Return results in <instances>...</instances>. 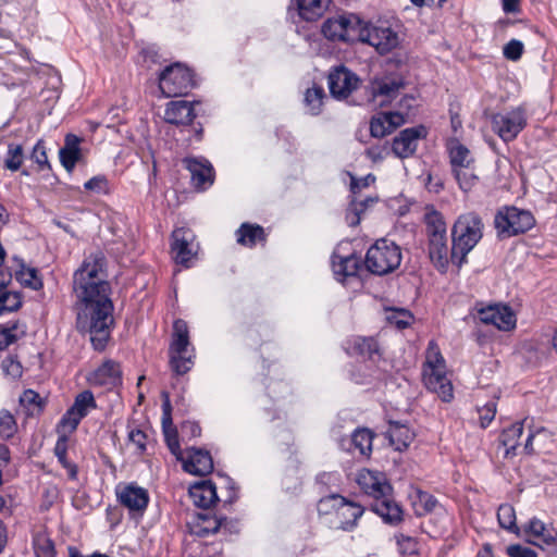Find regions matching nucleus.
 <instances>
[{"instance_id": "nucleus-1", "label": "nucleus", "mask_w": 557, "mask_h": 557, "mask_svg": "<svg viewBox=\"0 0 557 557\" xmlns=\"http://www.w3.org/2000/svg\"><path fill=\"white\" fill-rule=\"evenodd\" d=\"M101 253L88 256L74 274V292L81 305L76 327L88 333L96 350H103L114 323L113 304L109 297L110 285L102 274Z\"/></svg>"}, {"instance_id": "nucleus-2", "label": "nucleus", "mask_w": 557, "mask_h": 557, "mask_svg": "<svg viewBox=\"0 0 557 557\" xmlns=\"http://www.w3.org/2000/svg\"><path fill=\"white\" fill-rule=\"evenodd\" d=\"M357 483L364 493L375 499L372 505L374 512L389 523L401 520L403 511L399 505L391 498L392 486L383 473L362 469L358 472Z\"/></svg>"}, {"instance_id": "nucleus-3", "label": "nucleus", "mask_w": 557, "mask_h": 557, "mask_svg": "<svg viewBox=\"0 0 557 557\" xmlns=\"http://www.w3.org/2000/svg\"><path fill=\"white\" fill-rule=\"evenodd\" d=\"M422 379L425 387L435 393L443 401L449 403L453 400L454 387L447 376L446 361L435 341H430L428 344Z\"/></svg>"}, {"instance_id": "nucleus-4", "label": "nucleus", "mask_w": 557, "mask_h": 557, "mask_svg": "<svg viewBox=\"0 0 557 557\" xmlns=\"http://www.w3.org/2000/svg\"><path fill=\"white\" fill-rule=\"evenodd\" d=\"M483 227L482 219L475 212L463 213L456 220L451 231L450 260L458 267L482 238Z\"/></svg>"}, {"instance_id": "nucleus-5", "label": "nucleus", "mask_w": 557, "mask_h": 557, "mask_svg": "<svg viewBox=\"0 0 557 557\" xmlns=\"http://www.w3.org/2000/svg\"><path fill=\"white\" fill-rule=\"evenodd\" d=\"M195 349L189 342V331L184 320L173 323L172 342L170 345V363L176 374L187 373L194 366Z\"/></svg>"}, {"instance_id": "nucleus-6", "label": "nucleus", "mask_w": 557, "mask_h": 557, "mask_svg": "<svg viewBox=\"0 0 557 557\" xmlns=\"http://www.w3.org/2000/svg\"><path fill=\"white\" fill-rule=\"evenodd\" d=\"M401 262V250L388 239H377L367 251L364 264L377 275H385L396 270Z\"/></svg>"}, {"instance_id": "nucleus-7", "label": "nucleus", "mask_w": 557, "mask_h": 557, "mask_svg": "<svg viewBox=\"0 0 557 557\" xmlns=\"http://www.w3.org/2000/svg\"><path fill=\"white\" fill-rule=\"evenodd\" d=\"M358 41L372 46L380 54H386L400 45V37L387 23L372 24L362 21Z\"/></svg>"}, {"instance_id": "nucleus-8", "label": "nucleus", "mask_w": 557, "mask_h": 557, "mask_svg": "<svg viewBox=\"0 0 557 557\" xmlns=\"http://www.w3.org/2000/svg\"><path fill=\"white\" fill-rule=\"evenodd\" d=\"M535 221L528 210L516 207H505L497 211L494 224L500 235L513 236L529 231Z\"/></svg>"}, {"instance_id": "nucleus-9", "label": "nucleus", "mask_w": 557, "mask_h": 557, "mask_svg": "<svg viewBox=\"0 0 557 557\" xmlns=\"http://www.w3.org/2000/svg\"><path fill=\"white\" fill-rule=\"evenodd\" d=\"M527 125V113L522 107L492 114L491 126L504 141L513 140Z\"/></svg>"}, {"instance_id": "nucleus-10", "label": "nucleus", "mask_w": 557, "mask_h": 557, "mask_svg": "<svg viewBox=\"0 0 557 557\" xmlns=\"http://www.w3.org/2000/svg\"><path fill=\"white\" fill-rule=\"evenodd\" d=\"M191 87H194L193 75L180 63L166 66L160 74L159 88L168 98L185 95Z\"/></svg>"}, {"instance_id": "nucleus-11", "label": "nucleus", "mask_w": 557, "mask_h": 557, "mask_svg": "<svg viewBox=\"0 0 557 557\" xmlns=\"http://www.w3.org/2000/svg\"><path fill=\"white\" fill-rule=\"evenodd\" d=\"M362 21L355 14L338 15L326 20L323 35L331 40L355 41L359 39Z\"/></svg>"}, {"instance_id": "nucleus-12", "label": "nucleus", "mask_w": 557, "mask_h": 557, "mask_svg": "<svg viewBox=\"0 0 557 557\" xmlns=\"http://www.w3.org/2000/svg\"><path fill=\"white\" fill-rule=\"evenodd\" d=\"M374 182L375 176L372 174H368L367 176L359 180L355 177L351 178L350 190L352 194V199L346 213V220L350 226L358 225L360 222V214L364 212L369 206L376 201V198L370 196L363 198L360 195L363 188L369 187Z\"/></svg>"}, {"instance_id": "nucleus-13", "label": "nucleus", "mask_w": 557, "mask_h": 557, "mask_svg": "<svg viewBox=\"0 0 557 557\" xmlns=\"http://www.w3.org/2000/svg\"><path fill=\"white\" fill-rule=\"evenodd\" d=\"M97 408L94 394L86 389L75 396L73 405L63 414L60 426L64 432H73L82 419Z\"/></svg>"}, {"instance_id": "nucleus-14", "label": "nucleus", "mask_w": 557, "mask_h": 557, "mask_svg": "<svg viewBox=\"0 0 557 557\" xmlns=\"http://www.w3.org/2000/svg\"><path fill=\"white\" fill-rule=\"evenodd\" d=\"M349 243L339 244L332 255V269L336 281L345 283L355 278L361 269V259L354 253H345Z\"/></svg>"}, {"instance_id": "nucleus-15", "label": "nucleus", "mask_w": 557, "mask_h": 557, "mask_svg": "<svg viewBox=\"0 0 557 557\" xmlns=\"http://www.w3.org/2000/svg\"><path fill=\"white\" fill-rule=\"evenodd\" d=\"M404 87V79L399 74L389 73L375 76L369 85L372 101L380 106L386 104L396 98Z\"/></svg>"}, {"instance_id": "nucleus-16", "label": "nucleus", "mask_w": 557, "mask_h": 557, "mask_svg": "<svg viewBox=\"0 0 557 557\" xmlns=\"http://www.w3.org/2000/svg\"><path fill=\"white\" fill-rule=\"evenodd\" d=\"M478 318L484 324H491L500 331H511L516 327L517 318L507 305L494 304L478 310Z\"/></svg>"}, {"instance_id": "nucleus-17", "label": "nucleus", "mask_w": 557, "mask_h": 557, "mask_svg": "<svg viewBox=\"0 0 557 557\" xmlns=\"http://www.w3.org/2000/svg\"><path fill=\"white\" fill-rule=\"evenodd\" d=\"M426 135L428 131L423 125L405 128L393 139L391 150L397 158H409L417 151L419 140Z\"/></svg>"}, {"instance_id": "nucleus-18", "label": "nucleus", "mask_w": 557, "mask_h": 557, "mask_svg": "<svg viewBox=\"0 0 557 557\" xmlns=\"http://www.w3.org/2000/svg\"><path fill=\"white\" fill-rule=\"evenodd\" d=\"M115 494L120 504L131 512L143 513L149 503L148 491L136 483L119 484Z\"/></svg>"}, {"instance_id": "nucleus-19", "label": "nucleus", "mask_w": 557, "mask_h": 557, "mask_svg": "<svg viewBox=\"0 0 557 557\" xmlns=\"http://www.w3.org/2000/svg\"><path fill=\"white\" fill-rule=\"evenodd\" d=\"M172 252L175 262L189 267V261L196 255L193 233L184 227L176 228L172 234Z\"/></svg>"}, {"instance_id": "nucleus-20", "label": "nucleus", "mask_w": 557, "mask_h": 557, "mask_svg": "<svg viewBox=\"0 0 557 557\" xmlns=\"http://www.w3.org/2000/svg\"><path fill=\"white\" fill-rule=\"evenodd\" d=\"M359 78L345 67H338L329 75V87L332 96L337 99L348 97L358 86Z\"/></svg>"}, {"instance_id": "nucleus-21", "label": "nucleus", "mask_w": 557, "mask_h": 557, "mask_svg": "<svg viewBox=\"0 0 557 557\" xmlns=\"http://www.w3.org/2000/svg\"><path fill=\"white\" fill-rule=\"evenodd\" d=\"M186 169L190 173L191 183L197 189H206L213 184V168L205 159H184Z\"/></svg>"}, {"instance_id": "nucleus-22", "label": "nucleus", "mask_w": 557, "mask_h": 557, "mask_svg": "<svg viewBox=\"0 0 557 557\" xmlns=\"http://www.w3.org/2000/svg\"><path fill=\"white\" fill-rule=\"evenodd\" d=\"M524 531L528 536V541L542 548L553 545L557 535V532L553 527H547L536 518L529 522Z\"/></svg>"}, {"instance_id": "nucleus-23", "label": "nucleus", "mask_w": 557, "mask_h": 557, "mask_svg": "<svg viewBox=\"0 0 557 557\" xmlns=\"http://www.w3.org/2000/svg\"><path fill=\"white\" fill-rule=\"evenodd\" d=\"M88 381L90 384L98 386H116L121 383V369L119 363L107 360L89 375Z\"/></svg>"}, {"instance_id": "nucleus-24", "label": "nucleus", "mask_w": 557, "mask_h": 557, "mask_svg": "<svg viewBox=\"0 0 557 557\" xmlns=\"http://www.w3.org/2000/svg\"><path fill=\"white\" fill-rule=\"evenodd\" d=\"M183 469L194 475H206L212 471L213 461L208 451L193 449L183 460Z\"/></svg>"}, {"instance_id": "nucleus-25", "label": "nucleus", "mask_w": 557, "mask_h": 557, "mask_svg": "<svg viewBox=\"0 0 557 557\" xmlns=\"http://www.w3.org/2000/svg\"><path fill=\"white\" fill-rule=\"evenodd\" d=\"M195 116L191 103L185 100L169 102L164 112L165 121L175 125H187Z\"/></svg>"}, {"instance_id": "nucleus-26", "label": "nucleus", "mask_w": 557, "mask_h": 557, "mask_svg": "<svg viewBox=\"0 0 557 557\" xmlns=\"http://www.w3.org/2000/svg\"><path fill=\"white\" fill-rule=\"evenodd\" d=\"M297 9L289 10V15L294 18L297 14L300 20L312 22L322 16L327 8L329 0H296Z\"/></svg>"}, {"instance_id": "nucleus-27", "label": "nucleus", "mask_w": 557, "mask_h": 557, "mask_svg": "<svg viewBox=\"0 0 557 557\" xmlns=\"http://www.w3.org/2000/svg\"><path fill=\"white\" fill-rule=\"evenodd\" d=\"M81 138L74 134L65 136L64 146L60 149V160L67 172H72L76 163L81 160L82 152L79 148Z\"/></svg>"}, {"instance_id": "nucleus-28", "label": "nucleus", "mask_w": 557, "mask_h": 557, "mask_svg": "<svg viewBox=\"0 0 557 557\" xmlns=\"http://www.w3.org/2000/svg\"><path fill=\"white\" fill-rule=\"evenodd\" d=\"M193 503L199 508H209L218 500L215 486L210 481H203L189 488Z\"/></svg>"}, {"instance_id": "nucleus-29", "label": "nucleus", "mask_w": 557, "mask_h": 557, "mask_svg": "<svg viewBox=\"0 0 557 557\" xmlns=\"http://www.w3.org/2000/svg\"><path fill=\"white\" fill-rule=\"evenodd\" d=\"M363 509L356 503L348 502L343 497V504H339L335 515L338 527L343 530L351 529L356 521L362 516Z\"/></svg>"}, {"instance_id": "nucleus-30", "label": "nucleus", "mask_w": 557, "mask_h": 557, "mask_svg": "<svg viewBox=\"0 0 557 557\" xmlns=\"http://www.w3.org/2000/svg\"><path fill=\"white\" fill-rule=\"evenodd\" d=\"M429 256L433 264L440 270L445 271L449 262L447 236H435L429 239Z\"/></svg>"}, {"instance_id": "nucleus-31", "label": "nucleus", "mask_w": 557, "mask_h": 557, "mask_svg": "<svg viewBox=\"0 0 557 557\" xmlns=\"http://www.w3.org/2000/svg\"><path fill=\"white\" fill-rule=\"evenodd\" d=\"M188 525L191 534L206 536L215 533L221 528L222 521L209 513H198Z\"/></svg>"}, {"instance_id": "nucleus-32", "label": "nucleus", "mask_w": 557, "mask_h": 557, "mask_svg": "<svg viewBox=\"0 0 557 557\" xmlns=\"http://www.w3.org/2000/svg\"><path fill=\"white\" fill-rule=\"evenodd\" d=\"M523 421L515 422L509 428L505 429L499 437L502 446L505 448L504 456L510 457L516 455V448L519 445V440L523 433Z\"/></svg>"}, {"instance_id": "nucleus-33", "label": "nucleus", "mask_w": 557, "mask_h": 557, "mask_svg": "<svg viewBox=\"0 0 557 557\" xmlns=\"http://www.w3.org/2000/svg\"><path fill=\"white\" fill-rule=\"evenodd\" d=\"M237 243L243 246L252 247L259 242L264 240V231L259 225H252L248 223L242 224L236 232Z\"/></svg>"}, {"instance_id": "nucleus-34", "label": "nucleus", "mask_w": 557, "mask_h": 557, "mask_svg": "<svg viewBox=\"0 0 557 557\" xmlns=\"http://www.w3.org/2000/svg\"><path fill=\"white\" fill-rule=\"evenodd\" d=\"M391 444L396 450L406 449L413 441V432L406 425L393 424L388 430Z\"/></svg>"}, {"instance_id": "nucleus-35", "label": "nucleus", "mask_w": 557, "mask_h": 557, "mask_svg": "<svg viewBox=\"0 0 557 557\" xmlns=\"http://www.w3.org/2000/svg\"><path fill=\"white\" fill-rule=\"evenodd\" d=\"M449 156L453 170H456V168L471 165L473 162L469 149L457 140L450 143Z\"/></svg>"}, {"instance_id": "nucleus-36", "label": "nucleus", "mask_w": 557, "mask_h": 557, "mask_svg": "<svg viewBox=\"0 0 557 557\" xmlns=\"http://www.w3.org/2000/svg\"><path fill=\"white\" fill-rule=\"evenodd\" d=\"M373 434L368 429L356 430L351 435L350 445L359 451L361 456H369L372 450Z\"/></svg>"}, {"instance_id": "nucleus-37", "label": "nucleus", "mask_w": 557, "mask_h": 557, "mask_svg": "<svg viewBox=\"0 0 557 557\" xmlns=\"http://www.w3.org/2000/svg\"><path fill=\"white\" fill-rule=\"evenodd\" d=\"M25 334V330L17 322L0 325V349H5Z\"/></svg>"}, {"instance_id": "nucleus-38", "label": "nucleus", "mask_w": 557, "mask_h": 557, "mask_svg": "<svg viewBox=\"0 0 557 557\" xmlns=\"http://www.w3.org/2000/svg\"><path fill=\"white\" fill-rule=\"evenodd\" d=\"M325 94L322 87L313 86L311 88H308L304 99L307 111L311 115L320 114Z\"/></svg>"}, {"instance_id": "nucleus-39", "label": "nucleus", "mask_w": 557, "mask_h": 557, "mask_svg": "<svg viewBox=\"0 0 557 557\" xmlns=\"http://www.w3.org/2000/svg\"><path fill=\"white\" fill-rule=\"evenodd\" d=\"M453 172L459 184V187L466 193L471 190L478 183L479 177L476 176L472 164L456 168V170H453Z\"/></svg>"}, {"instance_id": "nucleus-40", "label": "nucleus", "mask_w": 557, "mask_h": 557, "mask_svg": "<svg viewBox=\"0 0 557 557\" xmlns=\"http://www.w3.org/2000/svg\"><path fill=\"white\" fill-rule=\"evenodd\" d=\"M425 225L429 239L435 238V236H446V223L441 213L436 211L428 212L425 214Z\"/></svg>"}, {"instance_id": "nucleus-41", "label": "nucleus", "mask_w": 557, "mask_h": 557, "mask_svg": "<svg viewBox=\"0 0 557 557\" xmlns=\"http://www.w3.org/2000/svg\"><path fill=\"white\" fill-rule=\"evenodd\" d=\"M497 520L499 525L508 530L512 533H518L519 529L516 522V511L515 508L509 504H503L498 507L497 510Z\"/></svg>"}, {"instance_id": "nucleus-42", "label": "nucleus", "mask_w": 557, "mask_h": 557, "mask_svg": "<svg viewBox=\"0 0 557 557\" xmlns=\"http://www.w3.org/2000/svg\"><path fill=\"white\" fill-rule=\"evenodd\" d=\"M386 321L401 330L409 326L413 321V315L406 309H386Z\"/></svg>"}, {"instance_id": "nucleus-43", "label": "nucleus", "mask_w": 557, "mask_h": 557, "mask_svg": "<svg viewBox=\"0 0 557 557\" xmlns=\"http://www.w3.org/2000/svg\"><path fill=\"white\" fill-rule=\"evenodd\" d=\"M23 160H24L23 147L18 144H9L8 150H7V156L4 159V166L10 171L15 172L23 164Z\"/></svg>"}, {"instance_id": "nucleus-44", "label": "nucleus", "mask_w": 557, "mask_h": 557, "mask_svg": "<svg viewBox=\"0 0 557 557\" xmlns=\"http://www.w3.org/2000/svg\"><path fill=\"white\" fill-rule=\"evenodd\" d=\"M339 504H343V496L332 494L321 498L318 503V511L320 515H336Z\"/></svg>"}, {"instance_id": "nucleus-45", "label": "nucleus", "mask_w": 557, "mask_h": 557, "mask_svg": "<svg viewBox=\"0 0 557 557\" xmlns=\"http://www.w3.org/2000/svg\"><path fill=\"white\" fill-rule=\"evenodd\" d=\"M22 305L16 293L3 292L0 294V315L17 310Z\"/></svg>"}, {"instance_id": "nucleus-46", "label": "nucleus", "mask_w": 557, "mask_h": 557, "mask_svg": "<svg viewBox=\"0 0 557 557\" xmlns=\"http://www.w3.org/2000/svg\"><path fill=\"white\" fill-rule=\"evenodd\" d=\"M393 129L388 125L387 117L384 116V114H377L376 116L372 117L370 122V133L373 137L380 138L384 137L385 135L392 133Z\"/></svg>"}, {"instance_id": "nucleus-47", "label": "nucleus", "mask_w": 557, "mask_h": 557, "mask_svg": "<svg viewBox=\"0 0 557 557\" xmlns=\"http://www.w3.org/2000/svg\"><path fill=\"white\" fill-rule=\"evenodd\" d=\"M436 503V499L432 495L425 492H418L417 500L414 502L416 513L418 516H423L432 511L435 508Z\"/></svg>"}, {"instance_id": "nucleus-48", "label": "nucleus", "mask_w": 557, "mask_h": 557, "mask_svg": "<svg viewBox=\"0 0 557 557\" xmlns=\"http://www.w3.org/2000/svg\"><path fill=\"white\" fill-rule=\"evenodd\" d=\"M17 280L33 289H37L41 286V282L37 276V272L35 269L25 268L23 264L21 269L16 272Z\"/></svg>"}, {"instance_id": "nucleus-49", "label": "nucleus", "mask_w": 557, "mask_h": 557, "mask_svg": "<svg viewBox=\"0 0 557 557\" xmlns=\"http://www.w3.org/2000/svg\"><path fill=\"white\" fill-rule=\"evenodd\" d=\"M354 349L363 356L371 357L374 352H377V343L372 337H356L352 342Z\"/></svg>"}, {"instance_id": "nucleus-50", "label": "nucleus", "mask_w": 557, "mask_h": 557, "mask_svg": "<svg viewBox=\"0 0 557 557\" xmlns=\"http://www.w3.org/2000/svg\"><path fill=\"white\" fill-rule=\"evenodd\" d=\"M16 422L14 417L8 410L0 411V435L11 437L16 432Z\"/></svg>"}, {"instance_id": "nucleus-51", "label": "nucleus", "mask_w": 557, "mask_h": 557, "mask_svg": "<svg viewBox=\"0 0 557 557\" xmlns=\"http://www.w3.org/2000/svg\"><path fill=\"white\" fill-rule=\"evenodd\" d=\"M55 456L58 457L60 463L69 470V475L72 479L76 478L77 469L74 465L70 463L66 459V445L64 441H58L54 448Z\"/></svg>"}, {"instance_id": "nucleus-52", "label": "nucleus", "mask_w": 557, "mask_h": 557, "mask_svg": "<svg viewBox=\"0 0 557 557\" xmlns=\"http://www.w3.org/2000/svg\"><path fill=\"white\" fill-rule=\"evenodd\" d=\"M396 542L398 545V550L403 555H413L418 552V543L411 536L404 534L396 535Z\"/></svg>"}, {"instance_id": "nucleus-53", "label": "nucleus", "mask_w": 557, "mask_h": 557, "mask_svg": "<svg viewBox=\"0 0 557 557\" xmlns=\"http://www.w3.org/2000/svg\"><path fill=\"white\" fill-rule=\"evenodd\" d=\"M392 152L387 144L374 145L366 150L367 157L374 163L383 161Z\"/></svg>"}, {"instance_id": "nucleus-54", "label": "nucleus", "mask_w": 557, "mask_h": 557, "mask_svg": "<svg viewBox=\"0 0 557 557\" xmlns=\"http://www.w3.org/2000/svg\"><path fill=\"white\" fill-rule=\"evenodd\" d=\"M84 187L97 194H107L109 191L108 180L104 175L94 176L84 184Z\"/></svg>"}, {"instance_id": "nucleus-55", "label": "nucleus", "mask_w": 557, "mask_h": 557, "mask_svg": "<svg viewBox=\"0 0 557 557\" xmlns=\"http://www.w3.org/2000/svg\"><path fill=\"white\" fill-rule=\"evenodd\" d=\"M479 419L480 424L483 429L487 428L490 423L494 420L496 414V404L494 401H490L484 405L482 408H479Z\"/></svg>"}, {"instance_id": "nucleus-56", "label": "nucleus", "mask_w": 557, "mask_h": 557, "mask_svg": "<svg viewBox=\"0 0 557 557\" xmlns=\"http://www.w3.org/2000/svg\"><path fill=\"white\" fill-rule=\"evenodd\" d=\"M35 552L37 557H55L53 544L46 537L36 541Z\"/></svg>"}, {"instance_id": "nucleus-57", "label": "nucleus", "mask_w": 557, "mask_h": 557, "mask_svg": "<svg viewBox=\"0 0 557 557\" xmlns=\"http://www.w3.org/2000/svg\"><path fill=\"white\" fill-rule=\"evenodd\" d=\"M523 51V45L521 41L512 39L504 47V55L508 60L516 61L520 59Z\"/></svg>"}, {"instance_id": "nucleus-58", "label": "nucleus", "mask_w": 557, "mask_h": 557, "mask_svg": "<svg viewBox=\"0 0 557 557\" xmlns=\"http://www.w3.org/2000/svg\"><path fill=\"white\" fill-rule=\"evenodd\" d=\"M146 434L139 429H133L128 433L129 443L136 446L139 454L144 453L146 449Z\"/></svg>"}, {"instance_id": "nucleus-59", "label": "nucleus", "mask_w": 557, "mask_h": 557, "mask_svg": "<svg viewBox=\"0 0 557 557\" xmlns=\"http://www.w3.org/2000/svg\"><path fill=\"white\" fill-rule=\"evenodd\" d=\"M164 434H165L166 444H168L171 453L178 457V455L181 454V447H180V443L177 440L176 431L169 430L168 426L165 425Z\"/></svg>"}, {"instance_id": "nucleus-60", "label": "nucleus", "mask_w": 557, "mask_h": 557, "mask_svg": "<svg viewBox=\"0 0 557 557\" xmlns=\"http://www.w3.org/2000/svg\"><path fill=\"white\" fill-rule=\"evenodd\" d=\"M509 557H537L535 552L522 545H510L507 547Z\"/></svg>"}, {"instance_id": "nucleus-61", "label": "nucleus", "mask_w": 557, "mask_h": 557, "mask_svg": "<svg viewBox=\"0 0 557 557\" xmlns=\"http://www.w3.org/2000/svg\"><path fill=\"white\" fill-rule=\"evenodd\" d=\"M3 370L12 377H18L22 374V367L20 362L13 359H5L2 362Z\"/></svg>"}, {"instance_id": "nucleus-62", "label": "nucleus", "mask_w": 557, "mask_h": 557, "mask_svg": "<svg viewBox=\"0 0 557 557\" xmlns=\"http://www.w3.org/2000/svg\"><path fill=\"white\" fill-rule=\"evenodd\" d=\"M32 160H34L37 164H39L41 166L46 165L48 163V158L46 154L45 147L40 143H37L35 145L33 152H32Z\"/></svg>"}, {"instance_id": "nucleus-63", "label": "nucleus", "mask_w": 557, "mask_h": 557, "mask_svg": "<svg viewBox=\"0 0 557 557\" xmlns=\"http://www.w3.org/2000/svg\"><path fill=\"white\" fill-rule=\"evenodd\" d=\"M40 396L32 389L25 391L20 397V401L23 405H37L40 406Z\"/></svg>"}, {"instance_id": "nucleus-64", "label": "nucleus", "mask_w": 557, "mask_h": 557, "mask_svg": "<svg viewBox=\"0 0 557 557\" xmlns=\"http://www.w3.org/2000/svg\"><path fill=\"white\" fill-rule=\"evenodd\" d=\"M383 114L385 117H387L388 125L393 131L405 123V115L400 112H387Z\"/></svg>"}]
</instances>
